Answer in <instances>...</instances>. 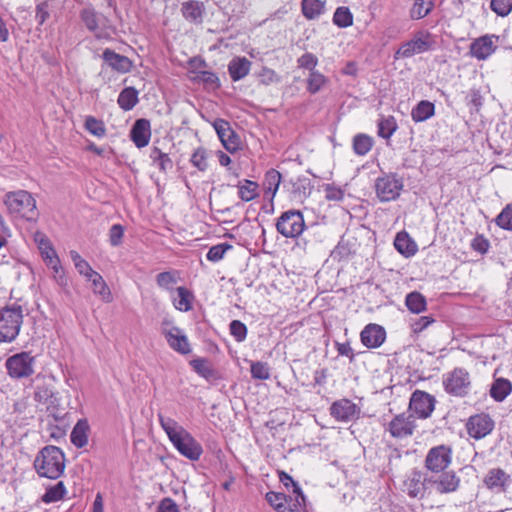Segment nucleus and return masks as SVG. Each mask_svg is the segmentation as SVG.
Masks as SVG:
<instances>
[{
	"mask_svg": "<svg viewBox=\"0 0 512 512\" xmlns=\"http://www.w3.org/2000/svg\"><path fill=\"white\" fill-rule=\"evenodd\" d=\"M159 422L176 450L191 461H198L203 454L201 444L177 421L159 415Z\"/></svg>",
	"mask_w": 512,
	"mask_h": 512,
	"instance_id": "nucleus-1",
	"label": "nucleus"
},
{
	"mask_svg": "<svg viewBox=\"0 0 512 512\" xmlns=\"http://www.w3.org/2000/svg\"><path fill=\"white\" fill-rule=\"evenodd\" d=\"M34 468L40 477L59 478L65 469L64 452L53 445L43 447L35 457Z\"/></svg>",
	"mask_w": 512,
	"mask_h": 512,
	"instance_id": "nucleus-2",
	"label": "nucleus"
},
{
	"mask_svg": "<svg viewBox=\"0 0 512 512\" xmlns=\"http://www.w3.org/2000/svg\"><path fill=\"white\" fill-rule=\"evenodd\" d=\"M4 203L9 213L15 217L27 221H35L38 217L36 200L25 190L8 192L4 197Z\"/></svg>",
	"mask_w": 512,
	"mask_h": 512,
	"instance_id": "nucleus-3",
	"label": "nucleus"
},
{
	"mask_svg": "<svg viewBox=\"0 0 512 512\" xmlns=\"http://www.w3.org/2000/svg\"><path fill=\"white\" fill-rule=\"evenodd\" d=\"M23 323L20 305L6 306L0 310V342L10 343L19 335Z\"/></svg>",
	"mask_w": 512,
	"mask_h": 512,
	"instance_id": "nucleus-4",
	"label": "nucleus"
},
{
	"mask_svg": "<svg viewBox=\"0 0 512 512\" xmlns=\"http://www.w3.org/2000/svg\"><path fill=\"white\" fill-rule=\"evenodd\" d=\"M442 384L449 395L464 398L471 389L470 374L465 368L456 367L443 375Z\"/></svg>",
	"mask_w": 512,
	"mask_h": 512,
	"instance_id": "nucleus-5",
	"label": "nucleus"
},
{
	"mask_svg": "<svg viewBox=\"0 0 512 512\" xmlns=\"http://www.w3.org/2000/svg\"><path fill=\"white\" fill-rule=\"evenodd\" d=\"M276 230L285 238H298L306 225L300 210L290 209L283 212L276 221Z\"/></svg>",
	"mask_w": 512,
	"mask_h": 512,
	"instance_id": "nucleus-6",
	"label": "nucleus"
},
{
	"mask_svg": "<svg viewBox=\"0 0 512 512\" xmlns=\"http://www.w3.org/2000/svg\"><path fill=\"white\" fill-rule=\"evenodd\" d=\"M436 41L428 31H418L412 39L404 42L396 51L395 58H410L415 54L424 53L434 49Z\"/></svg>",
	"mask_w": 512,
	"mask_h": 512,
	"instance_id": "nucleus-7",
	"label": "nucleus"
},
{
	"mask_svg": "<svg viewBox=\"0 0 512 512\" xmlns=\"http://www.w3.org/2000/svg\"><path fill=\"white\" fill-rule=\"evenodd\" d=\"M35 357L31 352H20L8 357L5 361L7 374L12 379L28 378L34 374Z\"/></svg>",
	"mask_w": 512,
	"mask_h": 512,
	"instance_id": "nucleus-8",
	"label": "nucleus"
},
{
	"mask_svg": "<svg viewBox=\"0 0 512 512\" xmlns=\"http://www.w3.org/2000/svg\"><path fill=\"white\" fill-rule=\"evenodd\" d=\"M80 19L88 31L93 33L97 39H106L110 37V20L93 7H86L80 12Z\"/></svg>",
	"mask_w": 512,
	"mask_h": 512,
	"instance_id": "nucleus-9",
	"label": "nucleus"
},
{
	"mask_svg": "<svg viewBox=\"0 0 512 512\" xmlns=\"http://www.w3.org/2000/svg\"><path fill=\"white\" fill-rule=\"evenodd\" d=\"M403 180L396 174L390 173L379 177L375 181V191L381 202L396 200L403 190Z\"/></svg>",
	"mask_w": 512,
	"mask_h": 512,
	"instance_id": "nucleus-10",
	"label": "nucleus"
},
{
	"mask_svg": "<svg viewBox=\"0 0 512 512\" xmlns=\"http://www.w3.org/2000/svg\"><path fill=\"white\" fill-rule=\"evenodd\" d=\"M451 461L452 449L447 445H438L429 449L425 458V468L432 473H441Z\"/></svg>",
	"mask_w": 512,
	"mask_h": 512,
	"instance_id": "nucleus-11",
	"label": "nucleus"
},
{
	"mask_svg": "<svg viewBox=\"0 0 512 512\" xmlns=\"http://www.w3.org/2000/svg\"><path fill=\"white\" fill-rule=\"evenodd\" d=\"M329 411L336 421L344 423L359 419L361 414V408L348 398L334 401Z\"/></svg>",
	"mask_w": 512,
	"mask_h": 512,
	"instance_id": "nucleus-12",
	"label": "nucleus"
},
{
	"mask_svg": "<svg viewBox=\"0 0 512 512\" xmlns=\"http://www.w3.org/2000/svg\"><path fill=\"white\" fill-rule=\"evenodd\" d=\"M213 127L224 148L235 153L241 149V141L238 134L231 128L230 123L224 119H216Z\"/></svg>",
	"mask_w": 512,
	"mask_h": 512,
	"instance_id": "nucleus-13",
	"label": "nucleus"
},
{
	"mask_svg": "<svg viewBox=\"0 0 512 512\" xmlns=\"http://www.w3.org/2000/svg\"><path fill=\"white\" fill-rule=\"evenodd\" d=\"M435 398L429 393L421 390H416L412 393L409 410L413 412V415H417L418 418H428L435 408Z\"/></svg>",
	"mask_w": 512,
	"mask_h": 512,
	"instance_id": "nucleus-14",
	"label": "nucleus"
},
{
	"mask_svg": "<svg viewBox=\"0 0 512 512\" xmlns=\"http://www.w3.org/2000/svg\"><path fill=\"white\" fill-rule=\"evenodd\" d=\"M415 419L413 414L406 415L401 413L396 415L389 423L387 428L392 437L402 439L413 435L415 429Z\"/></svg>",
	"mask_w": 512,
	"mask_h": 512,
	"instance_id": "nucleus-15",
	"label": "nucleus"
},
{
	"mask_svg": "<svg viewBox=\"0 0 512 512\" xmlns=\"http://www.w3.org/2000/svg\"><path fill=\"white\" fill-rule=\"evenodd\" d=\"M466 428L470 437L479 440L492 432L494 421L489 414H476L468 419Z\"/></svg>",
	"mask_w": 512,
	"mask_h": 512,
	"instance_id": "nucleus-16",
	"label": "nucleus"
},
{
	"mask_svg": "<svg viewBox=\"0 0 512 512\" xmlns=\"http://www.w3.org/2000/svg\"><path fill=\"white\" fill-rule=\"evenodd\" d=\"M284 187H288L292 200L303 202L311 195L314 185L309 177L300 175L285 182Z\"/></svg>",
	"mask_w": 512,
	"mask_h": 512,
	"instance_id": "nucleus-17",
	"label": "nucleus"
},
{
	"mask_svg": "<svg viewBox=\"0 0 512 512\" xmlns=\"http://www.w3.org/2000/svg\"><path fill=\"white\" fill-rule=\"evenodd\" d=\"M360 339L365 347L378 348L386 339V331L382 326L370 323L361 331Z\"/></svg>",
	"mask_w": 512,
	"mask_h": 512,
	"instance_id": "nucleus-18",
	"label": "nucleus"
},
{
	"mask_svg": "<svg viewBox=\"0 0 512 512\" xmlns=\"http://www.w3.org/2000/svg\"><path fill=\"white\" fill-rule=\"evenodd\" d=\"M130 138L137 148L146 147L151 138L150 121L145 118L137 119L130 130Z\"/></svg>",
	"mask_w": 512,
	"mask_h": 512,
	"instance_id": "nucleus-19",
	"label": "nucleus"
},
{
	"mask_svg": "<svg viewBox=\"0 0 512 512\" xmlns=\"http://www.w3.org/2000/svg\"><path fill=\"white\" fill-rule=\"evenodd\" d=\"M181 14L189 23L200 25L203 22L206 8L203 2L188 0L181 4Z\"/></svg>",
	"mask_w": 512,
	"mask_h": 512,
	"instance_id": "nucleus-20",
	"label": "nucleus"
},
{
	"mask_svg": "<svg viewBox=\"0 0 512 512\" xmlns=\"http://www.w3.org/2000/svg\"><path fill=\"white\" fill-rule=\"evenodd\" d=\"M169 346L180 354L186 355L191 352L188 338L182 333L179 327L173 326L164 332Z\"/></svg>",
	"mask_w": 512,
	"mask_h": 512,
	"instance_id": "nucleus-21",
	"label": "nucleus"
},
{
	"mask_svg": "<svg viewBox=\"0 0 512 512\" xmlns=\"http://www.w3.org/2000/svg\"><path fill=\"white\" fill-rule=\"evenodd\" d=\"M102 58L113 70L119 73L131 71L132 61L127 56L118 54L114 50L106 48L103 51Z\"/></svg>",
	"mask_w": 512,
	"mask_h": 512,
	"instance_id": "nucleus-22",
	"label": "nucleus"
},
{
	"mask_svg": "<svg viewBox=\"0 0 512 512\" xmlns=\"http://www.w3.org/2000/svg\"><path fill=\"white\" fill-rule=\"evenodd\" d=\"M508 481L509 475L503 469L493 468L488 471L483 482L488 489L503 492Z\"/></svg>",
	"mask_w": 512,
	"mask_h": 512,
	"instance_id": "nucleus-23",
	"label": "nucleus"
},
{
	"mask_svg": "<svg viewBox=\"0 0 512 512\" xmlns=\"http://www.w3.org/2000/svg\"><path fill=\"white\" fill-rule=\"evenodd\" d=\"M495 49L496 47L494 46L492 37L488 35L476 39L470 45L471 55L478 60H485L495 51Z\"/></svg>",
	"mask_w": 512,
	"mask_h": 512,
	"instance_id": "nucleus-24",
	"label": "nucleus"
},
{
	"mask_svg": "<svg viewBox=\"0 0 512 512\" xmlns=\"http://www.w3.org/2000/svg\"><path fill=\"white\" fill-rule=\"evenodd\" d=\"M394 247L401 255L406 258L414 256L418 251L416 242L409 236L406 231H401L396 234L394 239Z\"/></svg>",
	"mask_w": 512,
	"mask_h": 512,
	"instance_id": "nucleus-25",
	"label": "nucleus"
},
{
	"mask_svg": "<svg viewBox=\"0 0 512 512\" xmlns=\"http://www.w3.org/2000/svg\"><path fill=\"white\" fill-rule=\"evenodd\" d=\"M251 61L246 57H234L228 64L231 79L237 82L249 74Z\"/></svg>",
	"mask_w": 512,
	"mask_h": 512,
	"instance_id": "nucleus-26",
	"label": "nucleus"
},
{
	"mask_svg": "<svg viewBox=\"0 0 512 512\" xmlns=\"http://www.w3.org/2000/svg\"><path fill=\"white\" fill-rule=\"evenodd\" d=\"M435 484V489L437 492L444 493H452L455 492L460 485V478L455 474V472H445L442 473L438 480L433 481Z\"/></svg>",
	"mask_w": 512,
	"mask_h": 512,
	"instance_id": "nucleus-27",
	"label": "nucleus"
},
{
	"mask_svg": "<svg viewBox=\"0 0 512 512\" xmlns=\"http://www.w3.org/2000/svg\"><path fill=\"white\" fill-rule=\"evenodd\" d=\"M194 371L207 381H215L220 378L219 372L206 358H197L190 361Z\"/></svg>",
	"mask_w": 512,
	"mask_h": 512,
	"instance_id": "nucleus-28",
	"label": "nucleus"
},
{
	"mask_svg": "<svg viewBox=\"0 0 512 512\" xmlns=\"http://www.w3.org/2000/svg\"><path fill=\"white\" fill-rule=\"evenodd\" d=\"M90 426L87 419H79L70 434L71 443L77 448H83L88 443Z\"/></svg>",
	"mask_w": 512,
	"mask_h": 512,
	"instance_id": "nucleus-29",
	"label": "nucleus"
},
{
	"mask_svg": "<svg viewBox=\"0 0 512 512\" xmlns=\"http://www.w3.org/2000/svg\"><path fill=\"white\" fill-rule=\"evenodd\" d=\"M34 400L38 403L45 404L47 409L55 408L57 405V397L51 385H37L34 391Z\"/></svg>",
	"mask_w": 512,
	"mask_h": 512,
	"instance_id": "nucleus-30",
	"label": "nucleus"
},
{
	"mask_svg": "<svg viewBox=\"0 0 512 512\" xmlns=\"http://www.w3.org/2000/svg\"><path fill=\"white\" fill-rule=\"evenodd\" d=\"M177 297L172 298L175 309L181 312H188L192 309V303L195 299L193 293L184 286L176 289Z\"/></svg>",
	"mask_w": 512,
	"mask_h": 512,
	"instance_id": "nucleus-31",
	"label": "nucleus"
},
{
	"mask_svg": "<svg viewBox=\"0 0 512 512\" xmlns=\"http://www.w3.org/2000/svg\"><path fill=\"white\" fill-rule=\"evenodd\" d=\"M87 280L91 281L94 294L100 296L105 303H110L113 300L110 288L98 272L92 274L91 278Z\"/></svg>",
	"mask_w": 512,
	"mask_h": 512,
	"instance_id": "nucleus-32",
	"label": "nucleus"
},
{
	"mask_svg": "<svg viewBox=\"0 0 512 512\" xmlns=\"http://www.w3.org/2000/svg\"><path fill=\"white\" fill-rule=\"evenodd\" d=\"M512 392V383L506 378H497L490 389V396L496 402H502Z\"/></svg>",
	"mask_w": 512,
	"mask_h": 512,
	"instance_id": "nucleus-33",
	"label": "nucleus"
},
{
	"mask_svg": "<svg viewBox=\"0 0 512 512\" xmlns=\"http://www.w3.org/2000/svg\"><path fill=\"white\" fill-rule=\"evenodd\" d=\"M138 90L134 87L124 88L118 96L117 103L119 107L124 111L132 110L139 102Z\"/></svg>",
	"mask_w": 512,
	"mask_h": 512,
	"instance_id": "nucleus-34",
	"label": "nucleus"
},
{
	"mask_svg": "<svg viewBox=\"0 0 512 512\" xmlns=\"http://www.w3.org/2000/svg\"><path fill=\"white\" fill-rule=\"evenodd\" d=\"M435 114V105L428 101H420L411 111V118L414 122H423Z\"/></svg>",
	"mask_w": 512,
	"mask_h": 512,
	"instance_id": "nucleus-35",
	"label": "nucleus"
},
{
	"mask_svg": "<svg viewBox=\"0 0 512 512\" xmlns=\"http://www.w3.org/2000/svg\"><path fill=\"white\" fill-rule=\"evenodd\" d=\"M434 0H414L409 10V17L412 20H420L425 18L434 9Z\"/></svg>",
	"mask_w": 512,
	"mask_h": 512,
	"instance_id": "nucleus-36",
	"label": "nucleus"
},
{
	"mask_svg": "<svg viewBox=\"0 0 512 512\" xmlns=\"http://www.w3.org/2000/svg\"><path fill=\"white\" fill-rule=\"evenodd\" d=\"M281 173L276 169H269L264 176L263 187L266 195H271V199H273L278 191L279 185L281 183Z\"/></svg>",
	"mask_w": 512,
	"mask_h": 512,
	"instance_id": "nucleus-37",
	"label": "nucleus"
},
{
	"mask_svg": "<svg viewBox=\"0 0 512 512\" xmlns=\"http://www.w3.org/2000/svg\"><path fill=\"white\" fill-rule=\"evenodd\" d=\"M301 9L305 18L313 20L324 13L325 3L321 0H302Z\"/></svg>",
	"mask_w": 512,
	"mask_h": 512,
	"instance_id": "nucleus-38",
	"label": "nucleus"
},
{
	"mask_svg": "<svg viewBox=\"0 0 512 512\" xmlns=\"http://www.w3.org/2000/svg\"><path fill=\"white\" fill-rule=\"evenodd\" d=\"M405 305L410 312L419 314L426 310L427 302L420 292L413 291L406 295Z\"/></svg>",
	"mask_w": 512,
	"mask_h": 512,
	"instance_id": "nucleus-39",
	"label": "nucleus"
},
{
	"mask_svg": "<svg viewBox=\"0 0 512 512\" xmlns=\"http://www.w3.org/2000/svg\"><path fill=\"white\" fill-rule=\"evenodd\" d=\"M35 242L38 245V248L40 250L41 256L48 264V260L52 259V257H58L51 241L47 238V236L41 232H36L34 235Z\"/></svg>",
	"mask_w": 512,
	"mask_h": 512,
	"instance_id": "nucleus-40",
	"label": "nucleus"
},
{
	"mask_svg": "<svg viewBox=\"0 0 512 512\" xmlns=\"http://www.w3.org/2000/svg\"><path fill=\"white\" fill-rule=\"evenodd\" d=\"M150 158L154 165H157L159 170L163 173L173 168V161L167 153L162 152L158 147L154 146L151 149Z\"/></svg>",
	"mask_w": 512,
	"mask_h": 512,
	"instance_id": "nucleus-41",
	"label": "nucleus"
},
{
	"mask_svg": "<svg viewBox=\"0 0 512 512\" xmlns=\"http://www.w3.org/2000/svg\"><path fill=\"white\" fill-rule=\"evenodd\" d=\"M373 138L367 134H357L353 138V151L358 156L366 155L373 146Z\"/></svg>",
	"mask_w": 512,
	"mask_h": 512,
	"instance_id": "nucleus-42",
	"label": "nucleus"
},
{
	"mask_svg": "<svg viewBox=\"0 0 512 512\" xmlns=\"http://www.w3.org/2000/svg\"><path fill=\"white\" fill-rule=\"evenodd\" d=\"M378 136L383 139H390L397 130V122L393 116H381L378 120Z\"/></svg>",
	"mask_w": 512,
	"mask_h": 512,
	"instance_id": "nucleus-43",
	"label": "nucleus"
},
{
	"mask_svg": "<svg viewBox=\"0 0 512 512\" xmlns=\"http://www.w3.org/2000/svg\"><path fill=\"white\" fill-rule=\"evenodd\" d=\"M178 275L179 272L176 270L161 272L156 276V283L160 288L173 292L178 282Z\"/></svg>",
	"mask_w": 512,
	"mask_h": 512,
	"instance_id": "nucleus-44",
	"label": "nucleus"
},
{
	"mask_svg": "<svg viewBox=\"0 0 512 512\" xmlns=\"http://www.w3.org/2000/svg\"><path fill=\"white\" fill-rule=\"evenodd\" d=\"M258 184L254 181L245 179L238 185V195L241 200L249 202L258 196Z\"/></svg>",
	"mask_w": 512,
	"mask_h": 512,
	"instance_id": "nucleus-45",
	"label": "nucleus"
},
{
	"mask_svg": "<svg viewBox=\"0 0 512 512\" xmlns=\"http://www.w3.org/2000/svg\"><path fill=\"white\" fill-rule=\"evenodd\" d=\"M333 23L340 28H347L353 24V15L348 7H338L333 15Z\"/></svg>",
	"mask_w": 512,
	"mask_h": 512,
	"instance_id": "nucleus-46",
	"label": "nucleus"
},
{
	"mask_svg": "<svg viewBox=\"0 0 512 512\" xmlns=\"http://www.w3.org/2000/svg\"><path fill=\"white\" fill-rule=\"evenodd\" d=\"M194 80L203 83L206 88L213 90L218 89L221 86L219 77L216 73L211 71L204 70L197 72Z\"/></svg>",
	"mask_w": 512,
	"mask_h": 512,
	"instance_id": "nucleus-47",
	"label": "nucleus"
},
{
	"mask_svg": "<svg viewBox=\"0 0 512 512\" xmlns=\"http://www.w3.org/2000/svg\"><path fill=\"white\" fill-rule=\"evenodd\" d=\"M48 267L53 269L54 271V280L55 282L63 289L68 287V278L66 277L62 266L60 264L59 257H52V259L48 260Z\"/></svg>",
	"mask_w": 512,
	"mask_h": 512,
	"instance_id": "nucleus-48",
	"label": "nucleus"
},
{
	"mask_svg": "<svg viewBox=\"0 0 512 512\" xmlns=\"http://www.w3.org/2000/svg\"><path fill=\"white\" fill-rule=\"evenodd\" d=\"M284 512H307L306 497L302 490H300V495L288 496Z\"/></svg>",
	"mask_w": 512,
	"mask_h": 512,
	"instance_id": "nucleus-49",
	"label": "nucleus"
},
{
	"mask_svg": "<svg viewBox=\"0 0 512 512\" xmlns=\"http://www.w3.org/2000/svg\"><path fill=\"white\" fill-rule=\"evenodd\" d=\"M327 82V78L319 71H312L309 73L307 79V91L310 94H316Z\"/></svg>",
	"mask_w": 512,
	"mask_h": 512,
	"instance_id": "nucleus-50",
	"label": "nucleus"
},
{
	"mask_svg": "<svg viewBox=\"0 0 512 512\" xmlns=\"http://www.w3.org/2000/svg\"><path fill=\"white\" fill-rule=\"evenodd\" d=\"M265 499L277 512H284L285 504H287L288 501V495L270 491L266 493Z\"/></svg>",
	"mask_w": 512,
	"mask_h": 512,
	"instance_id": "nucleus-51",
	"label": "nucleus"
},
{
	"mask_svg": "<svg viewBox=\"0 0 512 512\" xmlns=\"http://www.w3.org/2000/svg\"><path fill=\"white\" fill-rule=\"evenodd\" d=\"M65 492L66 488L63 482L60 481L46 490V492L42 496V501L45 503L57 502L63 498Z\"/></svg>",
	"mask_w": 512,
	"mask_h": 512,
	"instance_id": "nucleus-52",
	"label": "nucleus"
},
{
	"mask_svg": "<svg viewBox=\"0 0 512 512\" xmlns=\"http://www.w3.org/2000/svg\"><path fill=\"white\" fill-rule=\"evenodd\" d=\"M84 126L86 130L94 136L101 138L106 135V127L104 122L102 120L96 119L93 116L86 117Z\"/></svg>",
	"mask_w": 512,
	"mask_h": 512,
	"instance_id": "nucleus-53",
	"label": "nucleus"
},
{
	"mask_svg": "<svg viewBox=\"0 0 512 512\" xmlns=\"http://www.w3.org/2000/svg\"><path fill=\"white\" fill-rule=\"evenodd\" d=\"M495 222L500 228L512 231V204H508L502 209Z\"/></svg>",
	"mask_w": 512,
	"mask_h": 512,
	"instance_id": "nucleus-54",
	"label": "nucleus"
},
{
	"mask_svg": "<svg viewBox=\"0 0 512 512\" xmlns=\"http://www.w3.org/2000/svg\"><path fill=\"white\" fill-rule=\"evenodd\" d=\"M250 371L254 379L267 380L270 378V368L266 362H252Z\"/></svg>",
	"mask_w": 512,
	"mask_h": 512,
	"instance_id": "nucleus-55",
	"label": "nucleus"
},
{
	"mask_svg": "<svg viewBox=\"0 0 512 512\" xmlns=\"http://www.w3.org/2000/svg\"><path fill=\"white\" fill-rule=\"evenodd\" d=\"M232 249V245L229 244V243H220V244H217V245H214L212 246L206 257L209 261L211 262H218L220 261L221 259H223L225 253Z\"/></svg>",
	"mask_w": 512,
	"mask_h": 512,
	"instance_id": "nucleus-56",
	"label": "nucleus"
},
{
	"mask_svg": "<svg viewBox=\"0 0 512 512\" xmlns=\"http://www.w3.org/2000/svg\"><path fill=\"white\" fill-rule=\"evenodd\" d=\"M190 162L200 171H205L208 168L206 149L203 147H198L193 152Z\"/></svg>",
	"mask_w": 512,
	"mask_h": 512,
	"instance_id": "nucleus-57",
	"label": "nucleus"
},
{
	"mask_svg": "<svg viewBox=\"0 0 512 512\" xmlns=\"http://www.w3.org/2000/svg\"><path fill=\"white\" fill-rule=\"evenodd\" d=\"M435 322L432 316H421L410 322L413 335H418Z\"/></svg>",
	"mask_w": 512,
	"mask_h": 512,
	"instance_id": "nucleus-58",
	"label": "nucleus"
},
{
	"mask_svg": "<svg viewBox=\"0 0 512 512\" xmlns=\"http://www.w3.org/2000/svg\"><path fill=\"white\" fill-rule=\"evenodd\" d=\"M230 334L237 342H243L247 336V327L240 320H232L229 324Z\"/></svg>",
	"mask_w": 512,
	"mask_h": 512,
	"instance_id": "nucleus-59",
	"label": "nucleus"
},
{
	"mask_svg": "<svg viewBox=\"0 0 512 512\" xmlns=\"http://www.w3.org/2000/svg\"><path fill=\"white\" fill-rule=\"evenodd\" d=\"M490 7L498 16H507L512 9V0H491Z\"/></svg>",
	"mask_w": 512,
	"mask_h": 512,
	"instance_id": "nucleus-60",
	"label": "nucleus"
},
{
	"mask_svg": "<svg viewBox=\"0 0 512 512\" xmlns=\"http://www.w3.org/2000/svg\"><path fill=\"white\" fill-rule=\"evenodd\" d=\"M297 64L299 68L307 69L310 72L316 71L318 58L314 54L307 52L297 59Z\"/></svg>",
	"mask_w": 512,
	"mask_h": 512,
	"instance_id": "nucleus-61",
	"label": "nucleus"
},
{
	"mask_svg": "<svg viewBox=\"0 0 512 512\" xmlns=\"http://www.w3.org/2000/svg\"><path fill=\"white\" fill-rule=\"evenodd\" d=\"M351 249L349 247V243L345 242L343 239L339 241L337 246L333 249L331 256L334 260L341 261L350 256Z\"/></svg>",
	"mask_w": 512,
	"mask_h": 512,
	"instance_id": "nucleus-62",
	"label": "nucleus"
},
{
	"mask_svg": "<svg viewBox=\"0 0 512 512\" xmlns=\"http://www.w3.org/2000/svg\"><path fill=\"white\" fill-rule=\"evenodd\" d=\"M471 248L474 251L484 255L490 248V242L486 237H484V235L478 234L472 239Z\"/></svg>",
	"mask_w": 512,
	"mask_h": 512,
	"instance_id": "nucleus-63",
	"label": "nucleus"
},
{
	"mask_svg": "<svg viewBox=\"0 0 512 512\" xmlns=\"http://www.w3.org/2000/svg\"><path fill=\"white\" fill-rule=\"evenodd\" d=\"M124 227L121 224H114L109 230V242L111 246L117 247L122 243Z\"/></svg>",
	"mask_w": 512,
	"mask_h": 512,
	"instance_id": "nucleus-64",
	"label": "nucleus"
}]
</instances>
